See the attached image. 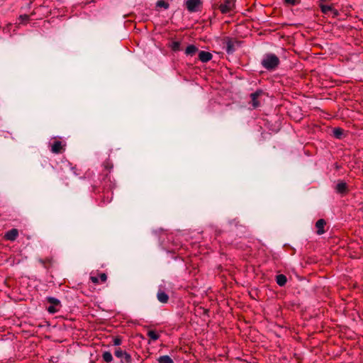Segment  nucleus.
Segmentation results:
<instances>
[{"mask_svg": "<svg viewBox=\"0 0 363 363\" xmlns=\"http://www.w3.org/2000/svg\"><path fill=\"white\" fill-rule=\"evenodd\" d=\"M263 67L267 70L276 69L280 64L279 58L274 54H266L261 62Z\"/></svg>", "mask_w": 363, "mask_h": 363, "instance_id": "1", "label": "nucleus"}, {"mask_svg": "<svg viewBox=\"0 0 363 363\" xmlns=\"http://www.w3.org/2000/svg\"><path fill=\"white\" fill-rule=\"evenodd\" d=\"M212 9L219 10L222 14L233 12L235 9V0H224L221 4H213Z\"/></svg>", "mask_w": 363, "mask_h": 363, "instance_id": "2", "label": "nucleus"}, {"mask_svg": "<svg viewBox=\"0 0 363 363\" xmlns=\"http://www.w3.org/2000/svg\"><path fill=\"white\" fill-rule=\"evenodd\" d=\"M222 43L225 45V50L228 54H233L235 51V45H240L241 41L236 38L225 36L222 39Z\"/></svg>", "mask_w": 363, "mask_h": 363, "instance_id": "3", "label": "nucleus"}, {"mask_svg": "<svg viewBox=\"0 0 363 363\" xmlns=\"http://www.w3.org/2000/svg\"><path fill=\"white\" fill-rule=\"evenodd\" d=\"M114 354L116 357L121 359V363H131L132 362L131 355L121 347L116 348Z\"/></svg>", "mask_w": 363, "mask_h": 363, "instance_id": "4", "label": "nucleus"}, {"mask_svg": "<svg viewBox=\"0 0 363 363\" xmlns=\"http://www.w3.org/2000/svg\"><path fill=\"white\" fill-rule=\"evenodd\" d=\"M47 301L51 305L47 308L50 313L54 314L60 311L61 307L60 301L54 297H48Z\"/></svg>", "mask_w": 363, "mask_h": 363, "instance_id": "5", "label": "nucleus"}, {"mask_svg": "<svg viewBox=\"0 0 363 363\" xmlns=\"http://www.w3.org/2000/svg\"><path fill=\"white\" fill-rule=\"evenodd\" d=\"M201 0H186L185 5L189 12H196L199 7L201 6Z\"/></svg>", "mask_w": 363, "mask_h": 363, "instance_id": "6", "label": "nucleus"}, {"mask_svg": "<svg viewBox=\"0 0 363 363\" xmlns=\"http://www.w3.org/2000/svg\"><path fill=\"white\" fill-rule=\"evenodd\" d=\"M264 94L263 90L257 89L254 93L250 94L251 104L254 108H256L260 106V102L258 98Z\"/></svg>", "mask_w": 363, "mask_h": 363, "instance_id": "7", "label": "nucleus"}, {"mask_svg": "<svg viewBox=\"0 0 363 363\" xmlns=\"http://www.w3.org/2000/svg\"><path fill=\"white\" fill-rule=\"evenodd\" d=\"M18 236V230L16 228H12L11 230L7 231L4 235V239L5 240L14 241Z\"/></svg>", "mask_w": 363, "mask_h": 363, "instance_id": "8", "label": "nucleus"}, {"mask_svg": "<svg viewBox=\"0 0 363 363\" xmlns=\"http://www.w3.org/2000/svg\"><path fill=\"white\" fill-rule=\"evenodd\" d=\"M336 192L342 194L346 195L349 192L348 186L346 182H340L335 186Z\"/></svg>", "mask_w": 363, "mask_h": 363, "instance_id": "9", "label": "nucleus"}, {"mask_svg": "<svg viewBox=\"0 0 363 363\" xmlns=\"http://www.w3.org/2000/svg\"><path fill=\"white\" fill-rule=\"evenodd\" d=\"M213 57V55L206 51H200L199 53V60L202 62H208Z\"/></svg>", "mask_w": 363, "mask_h": 363, "instance_id": "10", "label": "nucleus"}, {"mask_svg": "<svg viewBox=\"0 0 363 363\" xmlns=\"http://www.w3.org/2000/svg\"><path fill=\"white\" fill-rule=\"evenodd\" d=\"M64 146L62 145V143L59 140H55L54 143L51 145V150L53 153L58 154L64 150Z\"/></svg>", "mask_w": 363, "mask_h": 363, "instance_id": "11", "label": "nucleus"}, {"mask_svg": "<svg viewBox=\"0 0 363 363\" xmlns=\"http://www.w3.org/2000/svg\"><path fill=\"white\" fill-rule=\"evenodd\" d=\"M325 225L326 222L324 219L320 218L317 220L315 223V228H317L316 233L318 235H323L325 232L324 229Z\"/></svg>", "mask_w": 363, "mask_h": 363, "instance_id": "12", "label": "nucleus"}, {"mask_svg": "<svg viewBox=\"0 0 363 363\" xmlns=\"http://www.w3.org/2000/svg\"><path fill=\"white\" fill-rule=\"evenodd\" d=\"M157 298L158 301L162 303H167L169 300L168 294L161 289L158 291Z\"/></svg>", "mask_w": 363, "mask_h": 363, "instance_id": "13", "label": "nucleus"}, {"mask_svg": "<svg viewBox=\"0 0 363 363\" xmlns=\"http://www.w3.org/2000/svg\"><path fill=\"white\" fill-rule=\"evenodd\" d=\"M199 51L198 48L194 45H190L186 47L185 54L189 56H194Z\"/></svg>", "mask_w": 363, "mask_h": 363, "instance_id": "14", "label": "nucleus"}, {"mask_svg": "<svg viewBox=\"0 0 363 363\" xmlns=\"http://www.w3.org/2000/svg\"><path fill=\"white\" fill-rule=\"evenodd\" d=\"M318 6L320 7L321 12L323 14H328V12L331 11L333 10V9L334 8L333 4L332 5H325V4H323V3H322V2H319Z\"/></svg>", "mask_w": 363, "mask_h": 363, "instance_id": "15", "label": "nucleus"}, {"mask_svg": "<svg viewBox=\"0 0 363 363\" xmlns=\"http://www.w3.org/2000/svg\"><path fill=\"white\" fill-rule=\"evenodd\" d=\"M277 284L280 286H284L287 282V278L284 274H278L276 276Z\"/></svg>", "mask_w": 363, "mask_h": 363, "instance_id": "16", "label": "nucleus"}, {"mask_svg": "<svg viewBox=\"0 0 363 363\" xmlns=\"http://www.w3.org/2000/svg\"><path fill=\"white\" fill-rule=\"evenodd\" d=\"M172 51L177 52L181 50V43L179 41H172L168 46Z\"/></svg>", "mask_w": 363, "mask_h": 363, "instance_id": "17", "label": "nucleus"}, {"mask_svg": "<svg viewBox=\"0 0 363 363\" xmlns=\"http://www.w3.org/2000/svg\"><path fill=\"white\" fill-rule=\"evenodd\" d=\"M103 360L106 363H110L113 361V356L109 351H105L102 354Z\"/></svg>", "mask_w": 363, "mask_h": 363, "instance_id": "18", "label": "nucleus"}, {"mask_svg": "<svg viewBox=\"0 0 363 363\" xmlns=\"http://www.w3.org/2000/svg\"><path fill=\"white\" fill-rule=\"evenodd\" d=\"M157 362L159 363H174V362L172 359V358L169 356H168V355L160 356L157 359Z\"/></svg>", "mask_w": 363, "mask_h": 363, "instance_id": "19", "label": "nucleus"}, {"mask_svg": "<svg viewBox=\"0 0 363 363\" xmlns=\"http://www.w3.org/2000/svg\"><path fill=\"white\" fill-rule=\"evenodd\" d=\"M147 336L153 341H155L160 338V335L157 331L151 330L147 332Z\"/></svg>", "mask_w": 363, "mask_h": 363, "instance_id": "20", "label": "nucleus"}, {"mask_svg": "<svg viewBox=\"0 0 363 363\" xmlns=\"http://www.w3.org/2000/svg\"><path fill=\"white\" fill-rule=\"evenodd\" d=\"M344 130L341 128H335L333 129V135L337 138L340 139L343 135Z\"/></svg>", "mask_w": 363, "mask_h": 363, "instance_id": "21", "label": "nucleus"}, {"mask_svg": "<svg viewBox=\"0 0 363 363\" xmlns=\"http://www.w3.org/2000/svg\"><path fill=\"white\" fill-rule=\"evenodd\" d=\"M40 262L42 263L45 267L51 266L52 262V258L46 257L45 259H40Z\"/></svg>", "mask_w": 363, "mask_h": 363, "instance_id": "22", "label": "nucleus"}, {"mask_svg": "<svg viewBox=\"0 0 363 363\" xmlns=\"http://www.w3.org/2000/svg\"><path fill=\"white\" fill-rule=\"evenodd\" d=\"M156 6L157 7L164 8V9H167L169 7V4L164 0H159L157 1Z\"/></svg>", "mask_w": 363, "mask_h": 363, "instance_id": "23", "label": "nucleus"}, {"mask_svg": "<svg viewBox=\"0 0 363 363\" xmlns=\"http://www.w3.org/2000/svg\"><path fill=\"white\" fill-rule=\"evenodd\" d=\"M103 166L104 167L107 169L108 171H111L113 167V163L111 162V161L110 160H106L103 163Z\"/></svg>", "mask_w": 363, "mask_h": 363, "instance_id": "24", "label": "nucleus"}, {"mask_svg": "<svg viewBox=\"0 0 363 363\" xmlns=\"http://www.w3.org/2000/svg\"><path fill=\"white\" fill-rule=\"evenodd\" d=\"M301 2V0H284V3L286 5L289 6H296L297 4H299Z\"/></svg>", "mask_w": 363, "mask_h": 363, "instance_id": "25", "label": "nucleus"}, {"mask_svg": "<svg viewBox=\"0 0 363 363\" xmlns=\"http://www.w3.org/2000/svg\"><path fill=\"white\" fill-rule=\"evenodd\" d=\"M113 345L118 346L122 343V337L121 336H116L113 339Z\"/></svg>", "mask_w": 363, "mask_h": 363, "instance_id": "26", "label": "nucleus"}, {"mask_svg": "<svg viewBox=\"0 0 363 363\" xmlns=\"http://www.w3.org/2000/svg\"><path fill=\"white\" fill-rule=\"evenodd\" d=\"M19 19L21 20V23H27L30 20V16L27 14L21 15L19 16Z\"/></svg>", "mask_w": 363, "mask_h": 363, "instance_id": "27", "label": "nucleus"}, {"mask_svg": "<svg viewBox=\"0 0 363 363\" xmlns=\"http://www.w3.org/2000/svg\"><path fill=\"white\" fill-rule=\"evenodd\" d=\"M108 182H110V184H109V189H110V191H111V197H110V199L108 197V198H107V200H108V202H110V201L112 200V198H113V191H112V189L114 188L115 184H112L109 179H108Z\"/></svg>", "mask_w": 363, "mask_h": 363, "instance_id": "28", "label": "nucleus"}, {"mask_svg": "<svg viewBox=\"0 0 363 363\" xmlns=\"http://www.w3.org/2000/svg\"><path fill=\"white\" fill-rule=\"evenodd\" d=\"M99 278L102 282H105L107 280V275L105 273H101Z\"/></svg>", "mask_w": 363, "mask_h": 363, "instance_id": "29", "label": "nucleus"}, {"mask_svg": "<svg viewBox=\"0 0 363 363\" xmlns=\"http://www.w3.org/2000/svg\"><path fill=\"white\" fill-rule=\"evenodd\" d=\"M331 12L333 13V17H334V18L338 16L339 14H340L339 11L336 9H335V8L333 9Z\"/></svg>", "mask_w": 363, "mask_h": 363, "instance_id": "30", "label": "nucleus"}, {"mask_svg": "<svg viewBox=\"0 0 363 363\" xmlns=\"http://www.w3.org/2000/svg\"><path fill=\"white\" fill-rule=\"evenodd\" d=\"M90 280L94 283V284H99V279L98 277H90Z\"/></svg>", "mask_w": 363, "mask_h": 363, "instance_id": "31", "label": "nucleus"}, {"mask_svg": "<svg viewBox=\"0 0 363 363\" xmlns=\"http://www.w3.org/2000/svg\"><path fill=\"white\" fill-rule=\"evenodd\" d=\"M208 313H209V310L203 308V314L206 315H208Z\"/></svg>", "mask_w": 363, "mask_h": 363, "instance_id": "32", "label": "nucleus"}]
</instances>
